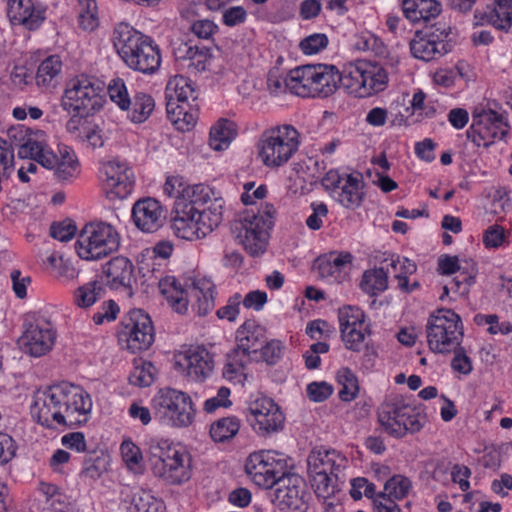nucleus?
Masks as SVG:
<instances>
[{"label":"nucleus","instance_id":"f257e3e1","mask_svg":"<svg viewBox=\"0 0 512 512\" xmlns=\"http://www.w3.org/2000/svg\"><path fill=\"white\" fill-rule=\"evenodd\" d=\"M9 136L20 144L17 152L19 158L32 159L44 168L54 170L59 180H68L79 174V163L73 150L64 146L59 148L60 156H57L46 145L43 131L33 132L18 125L9 129Z\"/></svg>","mask_w":512,"mask_h":512},{"label":"nucleus","instance_id":"f03ea898","mask_svg":"<svg viewBox=\"0 0 512 512\" xmlns=\"http://www.w3.org/2000/svg\"><path fill=\"white\" fill-rule=\"evenodd\" d=\"M112 42L123 62L132 70L153 74L161 64L158 46L147 35L128 23H118L112 34Z\"/></svg>","mask_w":512,"mask_h":512},{"label":"nucleus","instance_id":"7ed1b4c3","mask_svg":"<svg viewBox=\"0 0 512 512\" xmlns=\"http://www.w3.org/2000/svg\"><path fill=\"white\" fill-rule=\"evenodd\" d=\"M344 80L336 66L315 64L291 70L286 85L297 96L326 98L337 90L340 83L344 86Z\"/></svg>","mask_w":512,"mask_h":512},{"label":"nucleus","instance_id":"20e7f679","mask_svg":"<svg viewBox=\"0 0 512 512\" xmlns=\"http://www.w3.org/2000/svg\"><path fill=\"white\" fill-rule=\"evenodd\" d=\"M159 290L169 306L179 314L188 311L191 298L197 300V313L207 315L215 306V285L208 279H199L185 289L174 276H166L159 281Z\"/></svg>","mask_w":512,"mask_h":512},{"label":"nucleus","instance_id":"39448f33","mask_svg":"<svg viewBox=\"0 0 512 512\" xmlns=\"http://www.w3.org/2000/svg\"><path fill=\"white\" fill-rule=\"evenodd\" d=\"M464 336L461 317L451 309H438L426 323V338L434 353L449 354L461 344Z\"/></svg>","mask_w":512,"mask_h":512},{"label":"nucleus","instance_id":"423d86ee","mask_svg":"<svg viewBox=\"0 0 512 512\" xmlns=\"http://www.w3.org/2000/svg\"><path fill=\"white\" fill-rule=\"evenodd\" d=\"M275 213L274 206L266 203L257 214L247 215L232 225L236 238L251 256H260L266 251Z\"/></svg>","mask_w":512,"mask_h":512},{"label":"nucleus","instance_id":"0eeeda50","mask_svg":"<svg viewBox=\"0 0 512 512\" xmlns=\"http://www.w3.org/2000/svg\"><path fill=\"white\" fill-rule=\"evenodd\" d=\"M105 102L104 87L98 80L81 75L70 80L62 97L61 106L68 112L88 117L98 112Z\"/></svg>","mask_w":512,"mask_h":512},{"label":"nucleus","instance_id":"6e6552de","mask_svg":"<svg viewBox=\"0 0 512 512\" xmlns=\"http://www.w3.org/2000/svg\"><path fill=\"white\" fill-rule=\"evenodd\" d=\"M120 246L117 230L105 222H91L80 231L75 243L78 256L84 260H98L116 252Z\"/></svg>","mask_w":512,"mask_h":512},{"label":"nucleus","instance_id":"1a4fd4ad","mask_svg":"<svg viewBox=\"0 0 512 512\" xmlns=\"http://www.w3.org/2000/svg\"><path fill=\"white\" fill-rule=\"evenodd\" d=\"M344 88L359 98L382 92L388 85V72L377 62L357 61L344 74Z\"/></svg>","mask_w":512,"mask_h":512},{"label":"nucleus","instance_id":"9d476101","mask_svg":"<svg viewBox=\"0 0 512 512\" xmlns=\"http://www.w3.org/2000/svg\"><path fill=\"white\" fill-rule=\"evenodd\" d=\"M299 133L291 125L274 127L265 131L259 143V154L268 167H279L298 150Z\"/></svg>","mask_w":512,"mask_h":512},{"label":"nucleus","instance_id":"9b49d317","mask_svg":"<svg viewBox=\"0 0 512 512\" xmlns=\"http://www.w3.org/2000/svg\"><path fill=\"white\" fill-rule=\"evenodd\" d=\"M78 393H80V386L68 382L54 384L45 390L37 391L31 404V414L43 426L50 427L54 423L58 424V419L63 418L60 411L56 409L59 399H78Z\"/></svg>","mask_w":512,"mask_h":512},{"label":"nucleus","instance_id":"f8f14e48","mask_svg":"<svg viewBox=\"0 0 512 512\" xmlns=\"http://www.w3.org/2000/svg\"><path fill=\"white\" fill-rule=\"evenodd\" d=\"M210 189L204 185H195L192 199L188 203L176 204L172 217V228L177 237L193 241L204 238L201 223L198 221L197 205L207 203Z\"/></svg>","mask_w":512,"mask_h":512},{"label":"nucleus","instance_id":"ddd939ff","mask_svg":"<svg viewBox=\"0 0 512 512\" xmlns=\"http://www.w3.org/2000/svg\"><path fill=\"white\" fill-rule=\"evenodd\" d=\"M379 421L389 434L397 438L407 432H417L422 426L419 413L402 396H395L382 405Z\"/></svg>","mask_w":512,"mask_h":512},{"label":"nucleus","instance_id":"4468645a","mask_svg":"<svg viewBox=\"0 0 512 512\" xmlns=\"http://www.w3.org/2000/svg\"><path fill=\"white\" fill-rule=\"evenodd\" d=\"M509 125L503 113L493 109L475 108L472 112V124L466 136L477 147H489L496 140L503 139L508 133Z\"/></svg>","mask_w":512,"mask_h":512},{"label":"nucleus","instance_id":"2eb2a0df","mask_svg":"<svg viewBox=\"0 0 512 512\" xmlns=\"http://www.w3.org/2000/svg\"><path fill=\"white\" fill-rule=\"evenodd\" d=\"M450 33L451 28L446 23H437L417 31L410 42L412 55L426 62L439 59L453 48L452 41L448 39Z\"/></svg>","mask_w":512,"mask_h":512},{"label":"nucleus","instance_id":"dca6fc26","mask_svg":"<svg viewBox=\"0 0 512 512\" xmlns=\"http://www.w3.org/2000/svg\"><path fill=\"white\" fill-rule=\"evenodd\" d=\"M152 403L155 415L167 424L177 427L191 424L192 402L184 392L172 388L161 389Z\"/></svg>","mask_w":512,"mask_h":512},{"label":"nucleus","instance_id":"f3484780","mask_svg":"<svg viewBox=\"0 0 512 512\" xmlns=\"http://www.w3.org/2000/svg\"><path fill=\"white\" fill-rule=\"evenodd\" d=\"M277 450H258L249 455L246 470L249 474L254 475L257 484L265 488H278L280 476L289 474L288 467L293 464L290 458H282Z\"/></svg>","mask_w":512,"mask_h":512},{"label":"nucleus","instance_id":"a211bd4d","mask_svg":"<svg viewBox=\"0 0 512 512\" xmlns=\"http://www.w3.org/2000/svg\"><path fill=\"white\" fill-rule=\"evenodd\" d=\"M310 494L305 480L295 473L280 476L273 501L282 511L306 512Z\"/></svg>","mask_w":512,"mask_h":512},{"label":"nucleus","instance_id":"6ab92c4d","mask_svg":"<svg viewBox=\"0 0 512 512\" xmlns=\"http://www.w3.org/2000/svg\"><path fill=\"white\" fill-rule=\"evenodd\" d=\"M341 339L347 349L359 352L370 325L365 323L364 312L356 306H344L338 310Z\"/></svg>","mask_w":512,"mask_h":512},{"label":"nucleus","instance_id":"aec40b11","mask_svg":"<svg viewBox=\"0 0 512 512\" xmlns=\"http://www.w3.org/2000/svg\"><path fill=\"white\" fill-rule=\"evenodd\" d=\"M133 178L127 163L118 159L107 161L100 170V179L110 199H123L130 195L134 186Z\"/></svg>","mask_w":512,"mask_h":512},{"label":"nucleus","instance_id":"412c9836","mask_svg":"<svg viewBox=\"0 0 512 512\" xmlns=\"http://www.w3.org/2000/svg\"><path fill=\"white\" fill-rule=\"evenodd\" d=\"M55 341V331L50 322L37 320L30 323L19 339L24 352L40 357L51 350Z\"/></svg>","mask_w":512,"mask_h":512},{"label":"nucleus","instance_id":"4be33fe9","mask_svg":"<svg viewBox=\"0 0 512 512\" xmlns=\"http://www.w3.org/2000/svg\"><path fill=\"white\" fill-rule=\"evenodd\" d=\"M175 364L182 368L186 375L194 381H203L214 368L212 355L206 348L200 346L190 347L181 352Z\"/></svg>","mask_w":512,"mask_h":512},{"label":"nucleus","instance_id":"5701e85b","mask_svg":"<svg viewBox=\"0 0 512 512\" xmlns=\"http://www.w3.org/2000/svg\"><path fill=\"white\" fill-rule=\"evenodd\" d=\"M173 455L160 457L155 470L166 482L180 484L190 479L191 457L187 450H173Z\"/></svg>","mask_w":512,"mask_h":512},{"label":"nucleus","instance_id":"b1692460","mask_svg":"<svg viewBox=\"0 0 512 512\" xmlns=\"http://www.w3.org/2000/svg\"><path fill=\"white\" fill-rule=\"evenodd\" d=\"M132 219L141 231L152 233L162 226L165 215L162 206L156 199L144 198L134 204Z\"/></svg>","mask_w":512,"mask_h":512},{"label":"nucleus","instance_id":"393cba45","mask_svg":"<svg viewBox=\"0 0 512 512\" xmlns=\"http://www.w3.org/2000/svg\"><path fill=\"white\" fill-rule=\"evenodd\" d=\"M92 400L90 395L80 387L78 399L60 400L57 404V410L63 415L58 419V424L69 427L77 426L87 421V414L91 411Z\"/></svg>","mask_w":512,"mask_h":512},{"label":"nucleus","instance_id":"a878e982","mask_svg":"<svg viewBox=\"0 0 512 512\" xmlns=\"http://www.w3.org/2000/svg\"><path fill=\"white\" fill-rule=\"evenodd\" d=\"M354 257L348 251H332L318 257L315 267L319 276L329 282L340 283L344 279L346 268L352 263Z\"/></svg>","mask_w":512,"mask_h":512},{"label":"nucleus","instance_id":"bb28decb","mask_svg":"<svg viewBox=\"0 0 512 512\" xmlns=\"http://www.w3.org/2000/svg\"><path fill=\"white\" fill-rule=\"evenodd\" d=\"M106 284L111 289L130 288L135 281L134 265L124 256H117L103 266Z\"/></svg>","mask_w":512,"mask_h":512},{"label":"nucleus","instance_id":"cd10ccee","mask_svg":"<svg viewBox=\"0 0 512 512\" xmlns=\"http://www.w3.org/2000/svg\"><path fill=\"white\" fill-rule=\"evenodd\" d=\"M364 181L360 173L345 174L344 180L342 181L336 193H333V197L343 207L348 209H356L361 206L364 197Z\"/></svg>","mask_w":512,"mask_h":512},{"label":"nucleus","instance_id":"c85d7f7f","mask_svg":"<svg viewBox=\"0 0 512 512\" xmlns=\"http://www.w3.org/2000/svg\"><path fill=\"white\" fill-rule=\"evenodd\" d=\"M7 15L13 25H24L29 30L37 29L44 21V13L35 10L30 0H7Z\"/></svg>","mask_w":512,"mask_h":512},{"label":"nucleus","instance_id":"c756f323","mask_svg":"<svg viewBox=\"0 0 512 512\" xmlns=\"http://www.w3.org/2000/svg\"><path fill=\"white\" fill-rule=\"evenodd\" d=\"M442 10L437 0H403L402 11L406 19L412 23L428 22L435 19Z\"/></svg>","mask_w":512,"mask_h":512},{"label":"nucleus","instance_id":"7c9ffc66","mask_svg":"<svg viewBox=\"0 0 512 512\" xmlns=\"http://www.w3.org/2000/svg\"><path fill=\"white\" fill-rule=\"evenodd\" d=\"M339 457L337 450H312L307 458L308 474L336 475V458Z\"/></svg>","mask_w":512,"mask_h":512},{"label":"nucleus","instance_id":"2f4dec72","mask_svg":"<svg viewBox=\"0 0 512 512\" xmlns=\"http://www.w3.org/2000/svg\"><path fill=\"white\" fill-rule=\"evenodd\" d=\"M155 108L153 97L145 92H136L130 100L129 108L125 109L126 117L132 123H144Z\"/></svg>","mask_w":512,"mask_h":512},{"label":"nucleus","instance_id":"473e14b6","mask_svg":"<svg viewBox=\"0 0 512 512\" xmlns=\"http://www.w3.org/2000/svg\"><path fill=\"white\" fill-rule=\"evenodd\" d=\"M235 135V124L227 119H220L210 129L209 145L213 150H224L229 146Z\"/></svg>","mask_w":512,"mask_h":512},{"label":"nucleus","instance_id":"72a5a7b5","mask_svg":"<svg viewBox=\"0 0 512 512\" xmlns=\"http://www.w3.org/2000/svg\"><path fill=\"white\" fill-rule=\"evenodd\" d=\"M247 421L259 436L268 437L283 429L285 417L282 412H270L254 420L247 416Z\"/></svg>","mask_w":512,"mask_h":512},{"label":"nucleus","instance_id":"f704fd0d","mask_svg":"<svg viewBox=\"0 0 512 512\" xmlns=\"http://www.w3.org/2000/svg\"><path fill=\"white\" fill-rule=\"evenodd\" d=\"M203 203L197 205L198 221L201 223L203 236L211 233L222 221V203L218 199L211 201L208 207L200 209Z\"/></svg>","mask_w":512,"mask_h":512},{"label":"nucleus","instance_id":"c9c22d12","mask_svg":"<svg viewBox=\"0 0 512 512\" xmlns=\"http://www.w3.org/2000/svg\"><path fill=\"white\" fill-rule=\"evenodd\" d=\"M152 326V320L147 313L141 309H133L122 322V328L119 331V340L124 341L126 338L131 337L132 331L139 332Z\"/></svg>","mask_w":512,"mask_h":512},{"label":"nucleus","instance_id":"e433bc0d","mask_svg":"<svg viewBox=\"0 0 512 512\" xmlns=\"http://www.w3.org/2000/svg\"><path fill=\"white\" fill-rule=\"evenodd\" d=\"M249 328L250 324L244 323L241 329L237 331V345L252 356H255L261 350L263 343L265 342L263 338V329L261 327H257L251 331Z\"/></svg>","mask_w":512,"mask_h":512},{"label":"nucleus","instance_id":"4c0bfd02","mask_svg":"<svg viewBox=\"0 0 512 512\" xmlns=\"http://www.w3.org/2000/svg\"><path fill=\"white\" fill-rule=\"evenodd\" d=\"M105 295V288L98 281L88 282L74 291V303L80 308H88Z\"/></svg>","mask_w":512,"mask_h":512},{"label":"nucleus","instance_id":"58836bf2","mask_svg":"<svg viewBox=\"0 0 512 512\" xmlns=\"http://www.w3.org/2000/svg\"><path fill=\"white\" fill-rule=\"evenodd\" d=\"M387 272L383 268L367 270L362 276L360 287L363 292L375 296L387 289Z\"/></svg>","mask_w":512,"mask_h":512},{"label":"nucleus","instance_id":"ea45409f","mask_svg":"<svg viewBox=\"0 0 512 512\" xmlns=\"http://www.w3.org/2000/svg\"><path fill=\"white\" fill-rule=\"evenodd\" d=\"M240 429V421L237 417H224L215 421L210 427V435L214 442L224 443L233 438Z\"/></svg>","mask_w":512,"mask_h":512},{"label":"nucleus","instance_id":"a19ab883","mask_svg":"<svg viewBox=\"0 0 512 512\" xmlns=\"http://www.w3.org/2000/svg\"><path fill=\"white\" fill-rule=\"evenodd\" d=\"M505 11L506 10L504 9H499L497 3L489 5L483 10L477 9L474 14L476 24H490L499 30L507 31L511 27L512 22H510L508 25L504 23L506 20V15L504 14Z\"/></svg>","mask_w":512,"mask_h":512},{"label":"nucleus","instance_id":"79ce46f5","mask_svg":"<svg viewBox=\"0 0 512 512\" xmlns=\"http://www.w3.org/2000/svg\"><path fill=\"white\" fill-rule=\"evenodd\" d=\"M62 61L58 55L44 59L38 67L36 83L39 86H49L60 74Z\"/></svg>","mask_w":512,"mask_h":512},{"label":"nucleus","instance_id":"37998d69","mask_svg":"<svg viewBox=\"0 0 512 512\" xmlns=\"http://www.w3.org/2000/svg\"><path fill=\"white\" fill-rule=\"evenodd\" d=\"M130 512H164L165 505L162 500L154 497L151 493L141 490L134 493L131 499V506L127 507Z\"/></svg>","mask_w":512,"mask_h":512},{"label":"nucleus","instance_id":"c03bdc74","mask_svg":"<svg viewBox=\"0 0 512 512\" xmlns=\"http://www.w3.org/2000/svg\"><path fill=\"white\" fill-rule=\"evenodd\" d=\"M337 380L341 386L338 393L339 398L345 402L355 399L359 392L358 380L355 374L349 368H341L337 372Z\"/></svg>","mask_w":512,"mask_h":512},{"label":"nucleus","instance_id":"a18cd8bd","mask_svg":"<svg viewBox=\"0 0 512 512\" xmlns=\"http://www.w3.org/2000/svg\"><path fill=\"white\" fill-rule=\"evenodd\" d=\"M311 486L318 498L327 500L338 491L337 475H309Z\"/></svg>","mask_w":512,"mask_h":512},{"label":"nucleus","instance_id":"49530a36","mask_svg":"<svg viewBox=\"0 0 512 512\" xmlns=\"http://www.w3.org/2000/svg\"><path fill=\"white\" fill-rule=\"evenodd\" d=\"M9 141L0 138V166L4 178L9 179L14 171V146L20 148L17 140L9 136Z\"/></svg>","mask_w":512,"mask_h":512},{"label":"nucleus","instance_id":"de8ad7c7","mask_svg":"<svg viewBox=\"0 0 512 512\" xmlns=\"http://www.w3.org/2000/svg\"><path fill=\"white\" fill-rule=\"evenodd\" d=\"M107 92L110 100L114 102L121 110L129 108L131 98L123 79H112L107 87Z\"/></svg>","mask_w":512,"mask_h":512},{"label":"nucleus","instance_id":"09e8293b","mask_svg":"<svg viewBox=\"0 0 512 512\" xmlns=\"http://www.w3.org/2000/svg\"><path fill=\"white\" fill-rule=\"evenodd\" d=\"M167 90L174 91L175 97L179 102H187L189 99H197V92L195 91L192 81L183 76L175 77L170 81Z\"/></svg>","mask_w":512,"mask_h":512},{"label":"nucleus","instance_id":"8fccbe9b","mask_svg":"<svg viewBox=\"0 0 512 512\" xmlns=\"http://www.w3.org/2000/svg\"><path fill=\"white\" fill-rule=\"evenodd\" d=\"M155 334L154 328L148 327V329L142 331H132V336L126 338L124 341L127 344V348L132 352L136 353L139 351L147 350L154 342Z\"/></svg>","mask_w":512,"mask_h":512},{"label":"nucleus","instance_id":"3c124183","mask_svg":"<svg viewBox=\"0 0 512 512\" xmlns=\"http://www.w3.org/2000/svg\"><path fill=\"white\" fill-rule=\"evenodd\" d=\"M155 367L150 362L135 365L129 375V382L138 387L150 386L154 381Z\"/></svg>","mask_w":512,"mask_h":512},{"label":"nucleus","instance_id":"603ef678","mask_svg":"<svg viewBox=\"0 0 512 512\" xmlns=\"http://www.w3.org/2000/svg\"><path fill=\"white\" fill-rule=\"evenodd\" d=\"M412 487L411 481L404 476L397 475L390 478L384 486V492L390 498L401 500L407 496Z\"/></svg>","mask_w":512,"mask_h":512},{"label":"nucleus","instance_id":"864d4df0","mask_svg":"<svg viewBox=\"0 0 512 512\" xmlns=\"http://www.w3.org/2000/svg\"><path fill=\"white\" fill-rule=\"evenodd\" d=\"M87 462H91V464L86 467L90 476L99 477L107 470L109 465V456L104 450H89V458Z\"/></svg>","mask_w":512,"mask_h":512},{"label":"nucleus","instance_id":"5fc2aeb1","mask_svg":"<svg viewBox=\"0 0 512 512\" xmlns=\"http://www.w3.org/2000/svg\"><path fill=\"white\" fill-rule=\"evenodd\" d=\"M248 414L246 415L253 420L270 412H281L279 406L268 397H261L249 404L247 408Z\"/></svg>","mask_w":512,"mask_h":512},{"label":"nucleus","instance_id":"6e6d98bb","mask_svg":"<svg viewBox=\"0 0 512 512\" xmlns=\"http://www.w3.org/2000/svg\"><path fill=\"white\" fill-rule=\"evenodd\" d=\"M477 269L475 264L472 263L470 267H466L464 270L459 271L451 282V289L457 293H465L468 291V287L471 286L475 281Z\"/></svg>","mask_w":512,"mask_h":512},{"label":"nucleus","instance_id":"4d7b16f0","mask_svg":"<svg viewBox=\"0 0 512 512\" xmlns=\"http://www.w3.org/2000/svg\"><path fill=\"white\" fill-rule=\"evenodd\" d=\"M328 45V38L325 34L315 33L300 42V48L306 55H312L325 49Z\"/></svg>","mask_w":512,"mask_h":512},{"label":"nucleus","instance_id":"13d9d810","mask_svg":"<svg viewBox=\"0 0 512 512\" xmlns=\"http://www.w3.org/2000/svg\"><path fill=\"white\" fill-rule=\"evenodd\" d=\"M119 313V306L113 300L104 301L93 314L92 320L96 325H101L105 321L111 322L116 319Z\"/></svg>","mask_w":512,"mask_h":512},{"label":"nucleus","instance_id":"bf43d9fd","mask_svg":"<svg viewBox=\"0 0 512 512\" xmlns=\"http://www.w3.org/2000/svg\"><path fill=\"white\" fill-rule=\"evenodd\" d=\"M122 460L128 470L134 474H142L145 470V461L141 450H121Z\"/></svg>","mask_w":512,"mask_h":512},{"label":"nucleus","instance_id":"052dcab7","mask_svg":"<svg viewBox=\"0 0 512 512\" xmlns=\"http://www.w3.org/2000/svg\"><path fill=\"white\" fill-rule=\"evenodd\" d=\"M307 396L313 402H323L333 393V386L325 381L312 382L307 385Z\"/></svg>","mask_w":512,"mask_h":512},{"label":"nucleus","instance_id":"680f3d73","mask_svg":"<svg viewBox=\"0 0 512 512\" xmlns=\"http://www.w3.org/2000/svg\"><path fill=\"white\" fill-rule=\"evenodd\" d=\"M452 353H454V357L451 361V367L453 370L464 375L470 374L473 369L472 361L467 355L464 347L460 344L457 349L452 351Z\"/></svg>","mask_w":512,"mask_h":512},{"label":"nucleus","instance_id":"e2e57ef3","mask_svg":"<svg viewBox=\"0 0 512 512\" xmlns=\"http://www.w3.org/2000/svg\"><path fill=\"white\" fill-rule=\"evenodd\" d=\"M76 231V226L70 220L53 223L50 227L51 237L61 242L70 241L75 236Z\"/></svg>","mask_w":512,"mask_h":512},{"label":"nucleus","instance_id":"0e129e2a","mask_svg":"<svg viewBox=\"0 0 512 512\" xmlns=\"http://www.w3.org/2000/svg\"><path fill=\"white\" fill-rule=\"evenodd\" d=\"M312 214L306 219V225L312 230H319L322 225V219L327 217L328 208L323 202L311 203Z\"/></svg>","mask_w":512,"mask_h":512},{"label":"nucleus","instance_id":"69168bd1","mask_svg":"<svg viewBox=\"0 0 512 512\" xmlns=\"http://www.w3.org/2000/svg\"><path fill=\"white\" fill-rule=\"evenodd\" d=\"M211 58L210 49L206 46H195L188 67H193L196 71H204L207 68Z\"/></svg>","mask_w":512,"mask_h":512},{"label":"nucleus","instance_id":"338daca9","mask_svg":"<svg viewBox=\"0 0 512 512\" xmlns=\"http://www.w3.org/2000/svg\"><path fill=\"white\" fill-rule=\"evenodd\" d=\"M217 30V25L209 19H200L194 21L190 26V31L200 39H210Z\"/></svg>","mask_w":512,"mask_h":512},{"label":"nucleus","instance_id":"774afa93","mask_svg":"<svg viewBox=\"0 0 512 512\" xmlns=\"http://www.w3.org/2000/svg\"><path fill=\"white\" fill-rule=\"evenodd\" d=\"M241 304V295L236 293L229 298L227 304L217 311V316L220 319H227L228 321H235Z\"/></svg>","mask_w":512,"mask_h":512}]
</instances>
